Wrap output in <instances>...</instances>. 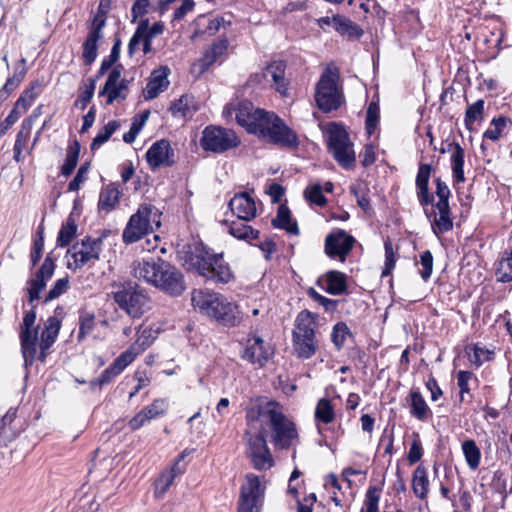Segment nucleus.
<instances>
[{
  "instance_id": "1",
  "label": "nucleus",
  "mask_w": 512,
  "mask_h": 512,
  "mask_svg": "<svg viewBox=\"0 0 512 512\" xmlns=\"http://www.w3.org/2000/svg\"><path fill=\"white\" fill-rule=\"evenodd\" d=\"M237 123L247 132L259 138L285 147H296V133L273 112L254 107L249 101H241L233 108Z\"/></svg>"
},
{
  "instance_id": "2",
  "label": "nucleus",
  "mask_w": 512,
  "mask_h": 512,
  "mask_svg": "<svg viewBox=\"0 0 512 512\" xmlns=\"http://www.w3.org/2000/svg\"><path fill=\"white\" fill-rule=\"evenodd\" d=\"M246 420L251 430L263 431L264 434L265 427L268 426L271 430V441L278 449H289L298 441L295 424L274 401L251 402L246 410Z\"/></svg>"
},
{
  "instance_id": "3",
  "label": "nucleus",
  "mask_w": 512,
  "mask_h": 512,
  "mask_svg": "<svg viewBox=\"0 0 512 512\" xmlns=\"http://www.w3.org/2000/svg\"><path fill=\"white\" fill-rule=\"evenodd\" d=\"M35 320V311H27L21 325V350L26 365H32L36 358L41 362H45L49 349L55 343L61 327L60 320L55 316H51L46 320L39 342L40 352L37 355L38 331L37 328H34Z\"/></svg>"
},
{
  "instance_id": "4",
  "label": "nucleus",
  "mask_w": 512,
  "mask_h": 512,
  "mask_svg": "<svg viewBox=\"0 0 512 512\" xmlns=\"http://www.w3.org/2000/svg\"><path fill=\"white\" fill-rule=\"evenodd\" d=\"M133 275L154 285L170 296H179L185 289L184 276L180 270L167 261L158 258L156 261H138L134 264Z\"/></svg>"
},
{
  "instance_id": "5",
  "label": "nucleus",
  "mask_w": 512,
  "mask_h": 512,
  "mask_svg": "<svg viewBox=\"0 0 512 512\" xmlns=\"http://www.w3.org/2000/svg\"><path fill=\"white\" fill-rule=\"evenodd\" d=\"M184 265L207 280L228 283L233 278L229 265L223 261L222 253H213L203 244L189 247L185 253Z\"/></svg>"
},
{
  "instance_id": "6",
  "label": "nucleus",
  "mask_w": 512,
  "mask_h": 512,
  "mask_svg": "<svg viewBox=\"0 0 512 512\" xmlns=\"http://www.w3.org/2000/svg\"><path fill=\"white\" fill-rule=\"evenodd\" d=\"M192 305L200 312L226 326H234L239 321L237 306L219 293L209 290H193Z\"/></svg>"
},
{
  "instance_id": "7",
  "label": "nucleus",
  "mask_w": 512,
  "mask_h": 512,
  "mask_svg": "<svg viewBox=\"0 0 512 512\" xmlns=\"http://www.w3.org/2000/svg\"><path fill=\"white\" fill-rule=\"evenodd\" d=\"M315 316L308 310L301 311L295 320L292 333L293 353L302 360L310 359L319 348Z\"/></svg>"
},
{
  "instance_id": "8",
  "label": "nucleus",
  "mask_w": 512,
  "mask_h": 512,
  "mask_svg": "<svg viewBox=\"0 0 512 512\" xmlns=\"http://www.w3.org/2000/svg\"><path fill=\"white\" fill-rule=\"evenodd\" d=\"M338 80L339 70L329 65L316 84L315 100L318 108L325 113L338 109L342 104L343 94Z\"/></svg>"
},
{
  "instance_id": "9",
  "label": "nucleus",
  "mask_w": 512,
  "mask_h": 512,
  "mask_svg": "<svg viewBox=\"0 0 512 512\" xmlns=\"http://www.w3.org/2000/svg\"><path fill=\"white\" fill-rule=\"evenodd\" d=\"M159 210L152 205H141L124 228L122 239L126 244H132L153 231V225L160 226Z\"/></svg>"
},
{
  "instance_id": "10",
  "label": "nucleus",
  "mask_w": 512,
  "mask_h": 512,
  "mask_svg": "<svg viewBox=\"0 0 512 512\" xmlns=\"http://www.w3.org/2000/svg\"><path fill=\"white\" fill-rule=\"evenodd\" d=\"M118 307L132 318H140L150 309V298L144 289L134 284L120 285L112 292Z\"/></svg>"
},
{
  "instance_id": "11",
  "label": "nucleus",
  "mask_w": 512,
  "mask_h": 512,
  "mask_svg": "<svg viewBox=\"0 0 512 512\" xmlns=\"http://www.w3.org/2000/svg\"><path fill=\"white\" fill-rule=\"evenodd\" d=\"M327 145L329 152L343 168H350L356 158L353 144L347 131L337 123H330L327 128Z\"/></svg>"
},
{
  "instance_id": "12",
  "label": "nucleus",
  "mask_w": 512,
  "mask_h": 512,
  "mask_svg": "<svg viewBox=\"0 0 512 512\" xmlns=\"http://www.w3.org/2000/svg\"><path fill=\"white\" fill-rule=\"evenodd\" d=\"M201 147L205 151L224 153L240 145V139L231 129L210 125L202 131Z\"/></svg>"
},
{
  "instance_id": "13",
  "label": "nucleus",
  "mask_w": 512,
  "mask_h": 512,
  "mask_svg": "<svg viewBox=\"0 0 512 512\" xmlns=\"http://www.w3.org/2000/svg\"><path fill=\"white\" fill-rule=\"evenodd\" d=\"M247 442V454L253 467L257 470H265L273 466V458L267 447L263 431L251 430L250 426L245 433Z\"/></svg>"
},
{
  "instance_id": "14",
  "label": "nucleus",
  "mask_w": 512,
  "mask_h": 512,
  "mask_svg": "<svg viewBox=\"0 0 512 512\" xmlns=\"http://www.w3.org/2000/svg\"><path fill=\"white\" fill-rule=\"evenodd\" d=\"M103 241L101 238L85 237L80 242H76L69 250L68 254L73 262H68V267L78 269L88 264H94L99 260L102 251Z\"/></svg>"
},
{
  "instance_id": "15",
  "label": "nucleus",
  "mask_w": 512,
  "mask_h": 512,
  "mask_svg": "<svg viewBox=\"0 0 512 512\" xmlns=\"http://www.w3.org/2000/svg\"><path fill=\"white\" fill-rule=\"evenodd\" d=\"M264 497V487L259 477L254 474L246 476L241 486L238 512H260Z\"/></svg>"
},
{
  "instance_id": "16",
  "label": "nucleus",
  "mask_w": 512,
  "mask_h": 512,
  "mask_svg": "<svg viewBox=\"0 0 512 512\" xmlns=\"http://www.w3.org/2000/svg\"><path fill=\"white\" fill-rule=\"evenodd\" d=\"M242 345L241 358L258 367H263L273 355L270 344L256 334H249Z\"/></svg>"
},
{
  "instance_id": "17",
  "label": "nucleus",
  "mask_w": 512,
  "mask_h": 512,
  "mask_svg": "<svg viewBox=\"0 0 512 512\" xmlns=\"http://www.w3.org/2000/svg\"><path fill=\"white\" fill-rule=\"evenodd\" d=\"M355 244V238L342 229H337L325 238V253L330 258L338 257L342 262L351 252Z\"/></svg>"
},
{
  "instance_id": "18",
  "label": "nucleus",
  "mask_w": 512,
  "mask_h": 512,
  "mask_svg": "<svg viewBox=\"0 0 512 512\" xmlns=\"http://www.w3.org/2000/svg\"><path fill=\"white\" fill-rule=\"evenodd\" d=\"M146 161L151 170L170 167L175 163L174 150L168 140L156 141L146 152Z\"/></svg>"
},
{
  "instance_id": "19",
  "label": "nucleus",
  "mask_w": 512,
  "mask_h": 512,
  "mask_svg": "<svg viewBox=\"0 0 512 512\" xmlns=\"http://www.w3.org/2000/svg\"><path fill=\"white\" fill-rule=\"evenodd\" d=\"M104 17L97 15L92 23L88 36L83 43V61L86 65H91L97 58V42L103 37L102 29L105 26Z\"/></svg>"
},
{
  "instance_id": "20",
  "label": "nucleus",
  "mask_w": 512,
  "mask_h": 512,
  "mask_svg": "<svg viewBox=\"0 0 512 512\" xmlns=\"http://www.w3.org/2000/svg\"><path fill=\"white\" fill-rule=\"evenodd\" d=\"M54 269V260L47 256L35 277L28 282L29 302L31 304L39 299L40 293L46 287L47 280L52 277Z\"/></svg>"
},
{
  "instance_id": "21",
  "label": "nucleus",
  "mask_w": 512,
  "mask_h": 512,
  "mask_svg": "<svg viewBox=\"0 0 512 512\" xmlns=\"http://www.w3.org/2000/svg\"><path fill=\"white\" fill-rule=\"evenodd\" d=\"M229 208L239 219L251 221L256 217L255 200L247 192L235 194L229 201Z\"/></svg>"
},
{
  "instance_id": "22",
  "label": "nucleus",
  "mask_w": 512,
  "mask_h": 512,
  "mask_svg": "<svg viewBox=\"0 0 512 512\" xmlns=\"http://www.w3.org/2000/svg\"><path fill=\"white\" fill-rule=\"evenodd\" d=\"M286 64L282 60L271 62L262 71V78H268L272 80L273 86L277 92L283 96H287L288 81L285 78Z\"/></svg>"
},
{
  "instance_id": "23",
  "label": "nucleus",
  "mask_w": 512,
  "mask_h": 512,
  "mask_svg": "<svg viewBox=\"0 0 512 512\" xmlns=\"http://www.w3.org/2000/svg\"><path fill=\"white\" fill-rule=\"evenodd\" d=\"M227 48L228 41L226 39L212 43L204 52L203 57L193 64V71L198 72L199 74L204 73L213 63L226 53Z\"/></svg>"
},
{
  "instance_id": "24",
  "label": "nucleus",
  "mask_w": 512,
  "mask_h": 512,
  "mask_svg": "<svg viewBox=\"0 0 512 512\" xmlns=\"http://www.w3.org/2000/svg\"><path fill=\"white\" fill-rule=\"evenodd\" d=\"M169 72V68L164 66L160 67L152 73L151 78L145 88L146 99H154L161 92L167 89L169 85V81L167 79Z\"/></svg>"
},
{
  "instance_id": "25",
  "label": "nucleus",
  "mask_w": 512,
  "mask_h": 512,
  "mask_svg": "<svg viewBox=\"0 0 512 512\" xmlns=\"http://www.w3.org/2000/svg\"><path fill=\"white\" fill-rule=\"evenodd\" d=\"M432 167L430 164H421L416 176L417 197L422 206L433 203L434 197L429 193L428 183Z\"/></svg>"
},
{
  "instance_id": "26",
  "label": "nucleus",
  "mask_w": 512,
  "mask_h": 512,
  "mask_svg": "<svg viewBox=\"0 0 512 512\" xmlns=\"http://www.w3.org/2000/svg\"><path fill=\"white\" fill-rule=\"evenodd\" d=\"M184 458V453H182L178 460L174 463V465L164 471L160 477L157 479L156 486V494L162 496L168 488L173 484L175 478L179 477L185 472V465L181 464L182 459Z\"/></svg>"
},
{
  "instance_id": "27",
  "label": "nucleus",
  "mask_w": 512,
  "mask_h": 512,
  "mask_svg": "<svg viewBox=\"0 0 512 512\" xmlns=\"http://www.w3.org/2000/svg\"><path fill=\"white\" fill-rule=\"evenodd\" d=\"M437 212H434L432 221V230L435 235L439 236L450 231L453 228V219L449 204H436Z\"/></svg>"
},
{
  "instance_id": "28",
  "label": "nucleus",
  "mask_w": 512,
  "mask_h": 512,
  "mask_svg": "<svg viewBox=\"0 0 512 512\" xmlns=\"http://www.w3.org/2000/svg\"><path fill=\"white\" fill-rule=\"evenodd\" d=\"M151 40L152 38L148 34V20H142L134 35L129 41L128 44V52L130 55H133L137 50L140 44L143 45V52L148 54L151 52Z\"/></svg>"
},
{
  "instance_id": "29",
  "label": "nucleus",
  "mask_w": 512,
  "mask_h": 512,
  "mask_svg": "<svg viewBox=\"0 0 512 512\" xmlns=\"http://www.w3.org/2000/svg\"><path fill=\"white\" fill-rule=\"evenodd\" d=\"M248 221L237 218V220L228 222L225 225L228 227V232L234 238L239 240L251 241L259 237V231L247 224Z\"/></svg>"
},
{
  "instance_id": "30",
  "label": "nucleus",
  "mask_w": 512,
  "mask_h": 512,
  "mask_svg": "<svg viewBox=\"0 0 512 512\" xmlns=\"http://www.w3.org/2000/svg\"><path fill=\"white\" fill-rule=\"evenodd\" d=\"M410 413L420 421H425L432 416L431 409L418 390L410 392Z\"/></svg>"
},
{
  "instance_id": "31",
  "label": "nucleus",
  "mask_w": 512,
  "mask_h": 512,
  "mask_svg": "<svg viewBox=\"0 0 512 512\" xmlns=\"http://www.w3.org/2000/svg\"><path fill=\"white\" fill-rule=\"evenodd\" d=\"M120 192L114 184L105 186L99 195L98 208L100 211L110 212L118 204Z\"/></svg>"
},
{
  "instance_id": "32",
  "label": "nucleus",
  "mask_w": 512,
  "mask_h": 512,
  "mask_svg": "<svg viewBox=\"0 0 512 512\" xmlns=\"http://www.w3.org/2000/svg\"><path fill=\"white\" fill-rule=\"evenodd\" d=\"M412 489L418 498L423 500L427 497L429 492V479L426 468L421 465L418 466L413 473Z\"/></svg>"
},
{
  "instance_id": "33",
  "label": "nucleus",
  "mask_w": 512,
  "mask_h": 512,
  "mask_svg": "<svg viewBox=\"0 0 512 512\" xmlns=\"http://www.w3.org/2000/svg\"><path fill=\"white\" fill-rule=\"evenodd\" d=\"M272 225L276 228L284 229L290 234H299L297 223L292 221L290 210L284 205L279 206L277 215L272 220Z\"/></svg>"
},
{
  "instance_id": "34",
  "label": "nucleus",
  "mask_w": 512,
  "mask_h": 512,
  "mask_svg": "<svg viewBox=\"0 0 512 512\" xmlns=\"http://www.w3.org/2000/svg\"><path fill=\"white\" fill-rule=\"evenodd\" d=\"M332 21L335 30L342 35H348L356 38L363 35V30L357 24L344 16L334 15L332 17Z\"/></svg>"
},
{
  "instance_id": "35",
  "label": "nucleus",
  "mask_w": 512,
  "mask_h": 512,
  "mask_svg": "<svg viewBox=\"0 0 512 512\" xmlns=\"http://www.w3.org/2000/svg\"><path fill=\"white\" fill-rule=\"evenodd\" d=\"M325 290L332 295H340L346 290V276L339 271H330L325 275Z\"/></svg>"
},
{
  "instance_id": "36",
  "label": "nucleus",
  "mask_w": 512,
  "mask_h": 512,
  "mask_svg": "<svg viewBox=\"0 0 512 512\" xmlns=\"http://www.w3.org/2000/svg\"><path fill=\"white\" fill-rule=\"evenodd\" d=\"M129 80L122 79L119 84L109 87V89L102 88L99 96H107L106 104L111 105L115 101L125 100L128 96Z\"/></svg>"
},
{
  "instance_id": "37",
  "label": "nucleus",
  "mask_w": 512,
  "mask_h": 512,
  "mask_svg": "<svg viewBox=\"0 0 512 512\" xmlns=\"http://www.w3.org/2000/svg\"><path fill=\"white\" fill-rule=\"evenodd\" d=\"M464 157H465L464 149L458 143H455L454 151L451 156V163H452L453 179L457 183H462L465 181L464 169H463Z\"/></svg>"
},
{
  "instance_id": "38",
  "label": "nucleus",
  "mask_w": 512,
  "mask_h": 512,
  "mask_svg": "<svg viewBox=\"0 0 512 512\" xmlns=\"http://www.w3.org/2000/svg\"><path fill=\"white\" fill-rule=\"evenodd\" d=\"M36 88H38V86L32 85L30 88L24 90L16 101L11 113H16L18 118H20V116L26 112V110L32 105L38 96L39 92L36 90Z\"/></svg>"
},
{
  "instance_id": "39",
  "label": "nucleus",
  "mask_w": 512,
  "mask_h": 512,
  "mask_svg": "<svg viewBox=\"0 0 512 512\" xmlns=\"http://www.w3.org/2000/svg\"><path fill=\"white\" fill-rule=\"evenodd\" d=\"M314 416L317 423H332L335 419V411L330 400L326 398L320 399L317 402Z\"/></svg>"
},
{
  "instance_id": "40",
  "label": "nucleus",
  "mask_w": 512,
  "mask_h": 512,
  "mask_svg": "<svg viewBox=\"0 0 512 512\" xmlns=\"http://www.w3.org/2000/svg\"><path fill=\"white\" fill-rule=\"evenodd\" d=\"M78 227L74 218L70 215L66 222L62 224L57 237V246L65 247L75 238Z\"/></svg>"
},
{
  "instance_id": "41",
  "label": "nucleus",
  "mask_w": 512,
  "mask_h": 512,
  "mask_svg": "<svg viewBox=\"0 0 512 512\" xmlns=\"http://www.w3.org/2000/svg\"><path fill=\"white\" fill-rule=\"evenodd\" d=\"M193 97L183 95L178 100L174 101L170 107V111L174 117H191L195 108L192 107Z\"/></svg>"
},
{
  "instance_id": "42",
  "label": "nucleus",
  "mask_w": 512,
  "mask_h": 512,
  "mask_svg": "<svg viewBox=\"0 0 512 512\" xmlns=\"http://www.w3.org/2000/svg\"><path fill=\"white\" fill-rule=\"evenodd\" d=\"M484 104V100L479 99L467 107L464 123L468 130H472L474 123L483 119Z\"/></svg>"
},
{
  "instance_id": "43",
  "label": "nucleus",
  "mask_w": 512,
  "mask_h": 512,
  "mask_svg": "<svg viewBox=\"0 0 512 512\" xmlns=\"http://www.w3.org/2000/svg\"><path fill=\"white\" fill-rule=\"evenodd\" d=\"M80 152V144L78 141H74L67 149L66 159L61 167V173L63 176L68 177L76 168L78 162V156Z\"/></svg>"
},
{
  "instance_id": "44",
  "label": "nucleus",
  "mask_w": 512,
  "mask_h": 512,
  "mask_svg": "<svg viewBox=\"0 0 512 512\" xmlns=\"http://www.w3.org/2000/svg\"><path fill=\"white\" fill-rule=\"evenodd\" d=\"M120 127L118 121H109L103 129H101L91 143V150L98 149L102 144L107 142L113 133Z\"/></svg>"
},
{
  "instance_id": "45",
  "label": "nucleus",
  "mask_w": 512,
  "mask_h": 512,
  "mask_svg": "<svg viewBox=\"0 0 512 512\" xmlns=\"http://www.w3.org/2000/svg\"><path fill=\"white\" fill-rule=\"evenodd\" d=\"M463 453L465 455L468 466L471 469H476L480 463V450L473 440H466L462 444Z\"/></svg>"
},
{
  "instance_id": "46",
  "label": "nucleus",
  "mask_w": 512,
  "mask_h": 512,
  "mask_svg": "<svg viewBox=\"0 0 512 512\" xmlns=\"http://www.w3.org/2000/svg\"><path fill=\"white\" fill-rule=\"evenodd\" d=\"M351 331L344 322H338L333 326L331 333V341L337 350H341L345 344L348 336H351Z\"/></svg>"
},
{
  "instance_id": "47",
  "label": "nucleus",
  "mask_w": 512,
  "mask_h": 512,
  "mask_svg": "<svg viewBox=\"0 0 512 512\" xmlns=\"http://www.w3.org/2000/svg\"><path fill=\"white\" fill-rule=\"evenodd\" d=\"M168 409V402L165 399H156L142 410L149 417V420L163 416Z\"/></svg>"
},
{
  "instance_id": "48",
  "label": "nucleus",
  "mask_w": 512,
  "mask_h": 512,
  "mask_svg": "<svg viewBox=\"0 0 512 512\" xmlns=\"http://www.w3.org/2000/svg\"><path fill=\"white\" fill-rule=\"evenodd\" d=\"M304 196L312 204H316L318 206H324L326 204V198L323 195L320 184H313L307 187L304 191Z\"/></svg>"
},
{
  "instance_id": "49",
  "label": "nucleus",
  "mask_w": 512,
  "mask_h": 512,
  "mask_svg": "<svg viewBox=\"0 0 512 512\" xmlns=\"http://www.w3.org/2000/svg\"><path fill=\"white\" fill-rule=\"evenodd\" d=\"M95 326V317L93 314L86 313L80 316L78 341H82L86 336L91 334Z\"/></svg>"
},
{
  "instance_id": "50",
  "label": "nucleus",
  "mask_w": 512,
  "mask_h": 512,
  "mask_svg": "<svg viewBox=\"0 0 512 512\" xmlns=\"http://www.w3.org/2000/svg\"><path fill=\"white\" fill-rule=\"evenodd\" d=\"M24 78V73L20 72L9 77L3 87L0 89V101L6 100L9 95L20 85Z\"/></svg>"
},
{
  "instance_id": "51",
  "label": "nucleus",
  "mask_w": 512,
  "mask_h": 512,
  "mask_svg": "<svg viewBox=\"0 0 512 512\" xmlns=\"http://www.w3.org/2000/svg\"><path fill=\"white\" fill-rule=\"evenodd\" d=\"M506 123L507 119L505 117L500 116L498 118H494L491 121L493 128L487 129L484 132V137L493 141H497L500 138Z\"/></svg>"
},
{
  "instance_id": "52",
  "label": "nucleus",
  "mask_w": 512,
  "mask_h": 512,
  "mask_svg": "<svg viewBox=\"0 0 512 512\" xmlns=\"http://www.w3.org/2000/svg\"><path fill=\"white\" fill-rule=\"evenodd\" d=\"M96 82L94 79H89V83L85 85V89L82 90L75 102L76 107L84 110L87 104L90 102L94 95Z\"/></svg>"
},
{
  "instance_id": "53",
  "label": "nucleus",
  "mask_w": 512,
  "mask_h": 512,
  "mask_svg": "<svg viewBox=\"0 0 512 512\" xmlns=\"http://www.w3.org/2000/svg\"><path fill=\"white\" fill-rule=\"evenodd\" d=\"M379 120V106L375 102H371L366 112V130L368 134H372Z\"/></svg>"
},
{
  "instance_id": "54",
  "label": "nucleus",
  "mask_w": 512,
  "mask_h": 512,
  "mask_svg": "<svg viewBox=\"0 0 512 512\" xmlns=\"http://www.w3.org/2000/svg\"><path fill=\"white\" fill-rule=\"evenodd\" d=\"M134 346H132L129 350L122 353L119 357L115 359V361L112 363L113 367L117 370V372L120 374L129 364H131L135 357Z\"/></svg>"
},
{
  "instance_id": "55",
  "label": "nucleus",
  "mask_w": 512,
  "mask_h": 512,
  "mask_svg": "<svg viewBox=\"0 0 512 512\" xmlns=\"http://www.w3.org/2000/svg\"><path fill=\"white\" fill-rule=\"evenodd\" d=\"M90 169V164L88 162L82 164L78 169L75 177L72 181H70L68 185V191H77L80 189L81 185L86 181L87 174Z\"/></svg>"
},
{
  "instance_id": "56",
  "label": "nucleus",
  "mask_w": 512,
  "mask_h": 512,
  "mask_svg": "<svg viewBox=\"0 0 512 512\" xmlns=\"http://www.w3.org/2000/svg\"><path fill=\"white\" fill-rule=\"evenodd\" d=\"M420 264L422 269L419 271L423 280H428L433 270V256L429 250L420 255Z\"/></svg>"
},
{
  "instance_id": "57",
  "label": "nucleus",
  "mask_w": 512,
  "mask_h": 512,
  "mask_svg": "<svg viewBox=\"0 0 512 512\" xmlns=\"http://www.w3.org/2000/svg\"><path fill=\"white\" fill-rule=\"evenodd\" d=\"M69 287L68 278L58 279L54 286L49 290L45 297V302H49L61 296Z\"/></svg>"
},
{
  "instance_id": "58",
  "label": "nucleus",
  "mask_w": 512,
  "mask_h": 512,
  "mask_svg": "<svg viewBox=\"0 0 512 512\" xmlns=\"http://www.w3.org/2000/svg\"><path fill=\"white\" fill-rule=\"evenodd\" d=\"M379 489L377 487H370L366 492L365 505L367 512H377L379 502Z\"/></svg>"
},
{
  "instance_id": "59",
  "label": "nucleus",
  "mask_w": 512,
  "mask_h": 512,
  "mask_svg": "<svg viewBox=\"0 0 512 512\" xmlns=\"http://www.w3.org/2000/svg\"><path fill=\"white\" fill-rule=\"evenodd\" d=\"M492 355V351L478 345H474V354L473 358H471V362L476 366H481L484 362L491 360Z\"/></svg>"
},
{
  "instance_id": "60",
  "label": "nucleus",
  "mask_w": 512,
  "mask_h": 512,
  "mask_svg": "<svg viewBox=\"0 0 512 512\" xmlns=\"http://www.w3.org/2000/svg\"><path fill=\"white\" fill-rule=\"evenodd\" d=\"M44 248V237L43 232H38V237L34 240L33 249L30 255L32 266H35L42 257Z\"/></svg>"
},
{
  "instance_id": "61",
  "label": "nucleus",
  "mask_w": 512,
  "mask_h": 512,
  "mask_svg": "<svg viewBox=\"0 0 512 512\" xmlns=\"http://www.w3.org/2000/svg\"><path fill=\"white\" fill-rule=\"evenodd\" d=\"M436 183V195L438 197V201L436 204H449V197L451 195L450 189L445 182H443L440 178L435 180Z\"/></svg>"
},
{
  "instance_id": "62",
  "label": "nucleus",
  "mask_w": 512,
  "mask_h": 512,
  "mask_svg": "<svg viewBox=\"0 0 512 512\" xmlns=\"http://www.w3.org/2000/svg\"><path fill=\"white\" fill-rule=\"evenodd\" d=\"M308 295L320 305H322L327 311L335 308L337 301L333 299L326 298L318 293L314 288H309Z\"/></svg>"
},
{
  "instance_id": "63",
  "label": "nucleus",
  "mask_w": 512,
  "mask_h": 512,
  "mask_svg": "<svg viewBox=\"0 0 512 512\" xmlns=\"http://www.w3.org/2000/svg\"><path fill=\"white\" fill-rule=\"evenodd\" d=\"M473 373L470 371L460 370L457 373V384L460 388L461 397H463L464 393H469V381L472 379Z\"/></svg>"
},
{
  "instance_id": "64",
  "label": "nucleus",
  "mask_w": 512,
  "mask_h": 512,
  "mask_svg": "<svg viewBox=\"0 0 512 512\" xmlns=\"http://www.w3.org/2000/svg\"><path fill=\"white\" fill-rule=\"evenodd\" d=\"M421 457H422V444H421L419 438L417 437L411 443V447L409 449L407 459L410 464H414V463L418 462L421 459Z\"/></svg>"
}]
</instances>
